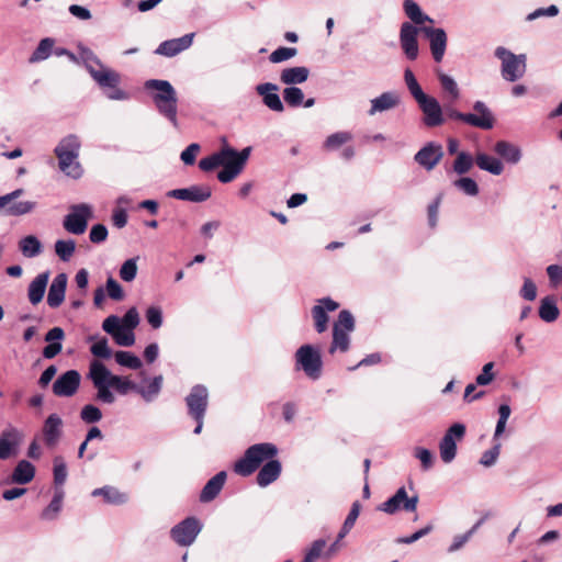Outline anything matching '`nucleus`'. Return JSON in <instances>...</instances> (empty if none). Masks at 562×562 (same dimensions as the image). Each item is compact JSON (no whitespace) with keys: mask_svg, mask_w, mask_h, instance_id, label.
Masks as SVG:
<instances>
[{"mask_svg":"<svg viewBox=\"0 0 562 562\" xmlns=\"http://www.w3.org/2000/svg\"><path fill=\"white\" fill-rule=\"evenodd\" d=\"M67 286V276L65 273L57 274L48 290L47 304L52 308H57L65 300V292Z\"/></svg>","mask_w":562,"mask_h":562,"instance_id":"obj_25","label":"nucleus"},{"mask_svg":"<svg viewBox=\"0 0 562 562\" xmlns=\"http://www.w3.org/2000/svg\"><path fill=\"white\" fill-rule=\"evenodd\" d=\"M483 519H480L467 533L456 536L452 544L449 548L450 552H454L463 547L465 542L470 539L472 533L481 526Z\"/></svg>","mask_w":562,"mask_h":562,"instance_id":"obj_60","label":"nucleus"},{"mask_svg":"<svg viewBox=\"0 0 562 562\" xmlns=\"http://www.w3.org/2000/svg\"><path fill=\"white\" fill-rule=\"evenodd\" d=\"M91 353L98 358L108 359L111 357V349L108 346L106 338H102L90 348Z\"/></svg>","mask_w":562,"mask_h":562,"instance_id":"obj_63","label":"nucleus"},{"mask_svg":"<svg viewBox=\"0 0 562 562\" xmlns=\"http://www.w3.org/2000/svg\"><path fill=\"white\" fill-rule=\"evenodd\" d=\"M418 496L414 495L412 497H408L405 487H401L392 497H390L386 502H384L381 505L380 509L391 515L395 514L400 509L413 513L416 512Z\"/></svg>","mask_w":562,"mask_h":562,"instance_id":"obj_12","label":"nucleus"},{"mask_svg":"<svg viewBox=\"0 0 562 562\" xmlns=\"http://www.w3.org/2000/svg\"><path fill=\"white\" fill-rule=\"evenodd\" d=\"M475 162L480 169L488 171L495 176L501 175L504 170V166L501 160L484 153L476 155Z\"/></svg>","mask_w":562,"mask_h":562,"instance_id":"obj_35","label":"nucleus"},{"mask_svg":"<svg viewBox=\"0 0 562 562\" xmlns=\"http://www.w3.org/2000/svg\"><path fill=\"white\" fill-rule=\"evenodd\" d=\"M295 361L310 379L317 380L321 376L323 361L319 351L313 346H301L295 352Z\"/></svg>","mask_w":562,"mask_h":562,"instance_id":"obj_8","label":"nucleus"},{"mask_svg":"<svg viewBox=\"0 0 562 562\" xmlns=\"http://www.w3.org/2000/svg\"><path fill=\"white\" fill-rule=\"evenodd\" d=\"M251 148L246 147L241 151H237L228 146L223 147V153H227L223 156V169L217 173V179L222 183H228L233 181L244 169Z\"/></svg>","mask_w":562,"mask_h":562,"instance_id":"obj_4","label":"nucleus"},{"mask_svg":"<svg viewBox=\"0 0 562 562\" xmlns=\"http://www.w3.org/2000/svg\"><path fill=\"white\" fill-rule=\"evenodd\" d=\"M279 87L271 82L258 85L256 91L262 97L263 104L274 112H283V103L278 95Z\"/></svg>","mask_w":562,"mask_h":562,"instance_id":"obj_23","label":"nucleus"},{"mask_svg":"<svg viewBox=\"0 0 562 562\" xmlns=\"http://www.w3.org/2000/svg\"><path fill=\"white\" fill-rule=\"evenodd\" d=\"M161 383L162 376L158 375L153 379L146 389H137V391L146 401H151L160 392Z\"/></svg>","mask_w":562,"mask_h":562,"instance_id":"obj_54","label":"nucleus"},{"mask_svg":"<svg viewBox=\"0 0 562 562\" xmlns=\"http://www.w3.org/2000/svg\"><path fill=\"white\" fill-rule=\"evenodd\" d=\"M19 249L24 257L33 258L42 252V244L34 235H29L19 241Z\"/></svg>","mask_w":562,"mask_h":562,"instance_id":"obj_41","label":"nucleus"},{"mask_svg":"<svg viewBox=\"0 0 562 562\" xmlns=\"http://www.w3.org/2000/svg\"><path fill=\"white\" fill-rule=\"evenodd\" d=\"M115 342L120 346L130 347L135 342V336L133 330L128 328H122L113 336Z\"/></svg>","mask_w":562,"mask_h":562,"instance_id":"obj_61","label":"nucleus"},{"mask_svg":"<svg viewBox=\"0 0 562 562\" xmlns=\"http://www.w3.org/2000/svg\"><path fill=\"white\" fill-rule=\"evenodd\" d=\"M35 476V467L26 460H21L14 468L10 482L24 485L30 483Z\"/></svg>","mask_w":562,"mask_h":562,"instance_id":"obj_30","label":"nucleus"},{"mask_svg":"<svg viewBox=\"0 0 562 562\" xmlns=\"http://www.w3.org/2000/svg\"><path fill=\"white\" fill-rule=\"evenodd\" d=\"M474 113H462L456 110H449L448 116L461 121L470 126L481 130H492L495 125V117L490 108L483 101H476L473 104Z\"/></svg>","mask_w":562,"mask_h":562,"instance_id":"obj_5","label":"nucleus"},{"mask_svg":"<svg viewBox=\"0 0 562 562\" xmlns=\"http://www.w3.org/2000/svg\"><path fill=\"white\" fill-rule=\"evenodd\" d=\"M465 435V426L460 423L448 428L439 443L440 457L443 462L449 463L456 458V440H461Z\"/></svg>","mask_w":562,"mask_h":562,"instance_id":"obj_10","label":"nucleus"},{"mask_svg":"<svg viewBox=\"0 0 562 562\" xmlns=\"http://www.w3.org/2000/svg\"><path fill=\"white\" fill-rule=\"evenodd\" d=\"M89 74L94 81L102 88L109 99L112 100H124L126 93L119 87L121 82V76L113 69L106 68L100 65L99 69L88 66Z\"/></svg>","mask_w":562,"mask_h":562,"instance_id":"obj_6","label":"nucleus"},{"mask_svg":"<svg viewBox=\"0 0 562 562\" xmlns=\"http://www.w3.org/2000/svg\"><path fill=\"white\" fill-rule=\"evenodd\" d=\"M494 150L497 155L512 164L518 162L521 156L519 148L506 140L497 142L495 144Z\"/></svg>","mask_w":562,"mask_h":562,"instance_id":"obj_37","label":"nucleus"},{"mask_svg":"<svg viewBox=\"0 0 562 562\" xmlns=\"http://www.w3.org/2000/svg\"><path fill=\"white\" fill-rule=\"evenodd\" d=\"M63 420L57 414H50L43 425V439L47 447L54 448L63 434Z\"/></svg>","mask_w":562,"mask_h":562,"instance_id":"obj_22","label":"nucleus"},{"mask_svg":"<svg viewBox=\"0 0 562 562\" xmlns=\"http://www.w3.org/2000/svg\"><path fill=\"white\" fill-rule=\"evenodd\" d=\"M168 195L178 200L190 202H204L212 195V190L209 186H191L183 189H175L168 192Z\"/></svg>","mask_w":562,"mask_h":562,"instance_id":"obj_21","label":"nucleus"},{"mask_svg":"<svg viewBox=\"0 0 562 562\" xmlns=\"http://www.w3.org/2000/svg\"><path fill=\"white\" fill-rule=\"evenodd\" d=\"M278 449L273 443H256L247 448L244 456L234 464V472L240 476L251 475L262 462L267 461L257 474V484L261 487L274 482L281 474V463L274 457Z\"/></svg>","mask_w":562,"mask_h":562,"instance_id":"obj_1","label":"nucleus"},{"mask_svg":"<svg viewBox=\"0 0 562 562\" xmlns=\"http://www.w3.org/2000/svg\"><path fill=\"white\" fill-rule=\"evenodd\" d=\"M439 81L441 85L442 90L450 95L451 101L458 100L460 95L459 88L456 83V81L448 75L440 74L439 75Z\"/></svg>","mask_w":562,"mask_h":562,"instance_id":"obj_51","label":"nucleus"},{"mask_svg":"<svg viewBox=\"0 0 562 562\" xmlns=\"http://www.w3.org/2000/svg\"><path fill=\"white\" fill-rule=\"evenodd\" d=\"M404 80H405V83H406L409 92L412 93V95L414 97V99L416 101L426 94L423 91L419 83L417 82L413 71L408 68L404 72Z\"/></svg>","mask_w":562,"mask_h":562,"instance_id":"obj_52","label":"nucleus"},{"mask_svg":"<svg viewBox=\"0 0 562 562\" xmlns=\"http://www.w3.org/2000/svg\"><path fill=\"white\" fill-rule=\"evenodd\" d=\"M106 292L108 295L114 301H122L124 299L122 286L112 277L106 280Z\"/></svg>","mask_w":562,"mask_h":562,"instance_id":"obj_62","label":"nucleus"},{"mask_svg":"<svg viewBox=\"0 0 562 562\" xmlns=\"http://www.w3.org/2000/svg\"><path fill=\"white\" fill-rule=\"evenodd\" d=\"M420 32L429 40L430 52L434 59L440 63L443 58L447 47V34L442 29H434L431 26H422Z\"/></svg>","mask_w":562,"mask_h":562,"instance_id":"obj_19","label":"nucleus"},{"mask_svg":"<svg viewBox=\"0 0 562 562\" xmlns=\"http://www.w3.org/2000/svg\"><path fill=\"white\" fill-rule=\"evenodd\" d=\"M353 139V136L350 132H336L334 134H330L326 137L325 142L323 143V149L325 151H334L338 148L345 146L349 142Z\"/></svg>","mask_w":562,"mask_h":562,"instance_id":"obj_36","label":"nucleus"},{"mask_svg":"<svg viewBox=\"0 0 562 562\" xmlns=\"http://www.w3.org/2000/svg\"><path fill=\"white\" fill-rule=\"evenodd\" d=\"M145 89L151 92L153 102L157 111L169 120L173 126L178 125V94L167 80L150 79L145 82Z\"/></svg>","mask_w":562,"mask_h":562,"instance_id":"obj_2","label":"nucleus"},{"mask_svg":"<svg viewBox=\"0 0 562 562\" xmlns=\"http://www.w3.org/2000/svg\"><path fill=\"white\" fill-rule=\"evenodd\" d=\"M63 499L64 491L60 487H57L49 505L42 512L41 518L44 520H54L61 509Z\"/></svg>","mask_w":562,"mask_h":562,"instance_id":"obj_40","label":"nucleus"},{"mask_svg":"<svg viewBox=\"0 0 562 562\" xmlns=\"http://www.w3.org/2000/svg\"><path fill=\"white\" fill-rule=\"evenodd\" d=\"M137 273L136 259H127L120 269V277L126 282H131L135 279Z\"/></svg>","mask_w":562,"mask_h":562,"instance_id":"obj_57","label":"nucleus"},{"mask_svg":"<svg viewBox=\"0 0 562 562\" xmlns=\"http://www.w3.org/2000/svg\"><path fill=\"white\" fill-rule=\"evenodd\" d=\"M92 217L91 206L85 203L71 206V212L64 218V228L71 234L81 235L86 232L88 222Z\"/></svg>","mask_w":562,"mask_h":562,"instance_id":"obj_9","label":"nucleus"},{"mask_svg":"<svg viewBox=\"0 0 562 562\" xmlns=\"http://www.w3.org/2000/svg\"><path fill=\"white\" fill-rule=\"evenodd\" d=\"M193 34L162 42L156 49V54L172 57L187 49L192 44Z\"/></svg>","mask_w":562,"mask_h":562,"instance_id":"obj_27","label":"nucleus"},{"mask_svg":"<svg viewBox=\"0 0 562 562\" xmlns=\"http://www.w3.org/2000/svg\"><path fill=\"white\" fill-rule=\"evenodd\" d=\"M188 413L193 419H204L209 404L207 390L203 385H194L186 397Z\"/></svg>","mask_w":562,"mask_h":562,"instance_id":"obj_11","label":"nucleus"},{"mask_svg":"<svg viewBox=\"0 0 562 562\" xmlns=\"http://www.w3.org/2000/svg\"><path fill=\"white\" fill-rule=\"evenodd\" d=\"M560 311L557 306L554 296H546L541 300L539 306V317L547 323H552L558 319Z\"/></svg>","mask_w":562,"mask_h":562,"instance_id":"obj_34","label":"nucleus"},{"mask_svg":"<svg viewBox=\"0 0 562 562\" xmlns=\"http://www.w3.org/2000/svg\"><path fill=\"white\" fill-rule=\"evenodd\" d=\"M65 338V331L61 327H53L45 335V341L48 342L43 349L45 359L55 358L63 349L61 340Z\"/></svg>","mask_w":562,"mask_h":562,"instance_id":"obj_26","label":"nucleus"},{"mask_svg":"<svg viewBox=\"0 0 562 562\" xmlns=\"http://www.w3.org/2000/svg\"><path fill=\"white\" fill-rule=\"evenodd\" d=\"M495 56L502 60L501 72L505 80L514 82L524 77L527 68L526 55H515L505 47H497Z\"/></svg>","mask_w":562,"mask_h":562,"instance_id":"obj_7","label":"nucleus"},{"mask_svg":"<svg viewBox=\"0 0 562 562\" xmlns=\"http://www.w3.org/2000/svg\"><path fill=\"white\" fill-rule=\"evenodd\" d=\"M334 326L342 328L345 331H352L355 329V318L349 311L342 310L340 311L338 319Z\"/></svg>","mask_w":562,"mask_h":562,"instance_id":"obj_58","label":"nucleus"},{"mask_svg":"<svg viewBox=\"0 0 562 562\" xmlns=\"http://www.w3.org/2000/svg\"><path fill=\"white\" fill-rule=\"evenodd\" d=\"M296 54L297 49L294 47H279L270 54L269 60L278 64L294 57Z\"/></svg>","mask_w":562,"mask_h":562,"instance_id":"obj_55","label":"nucleus"},{"mask_svg":"<svg viewBox=\"0 0 562 562\" xmlns=\"http://www.w3.org/2000/svg\"><path fill=\"white\" fill-rule=\"evenodd\" d=\"M114 374L106 369V367L100 361H92L90 364L89 376L92 380L94 386H99L100 384H109L110 378Z\"/></svg>","mask_w":562,"mask_h":562,"instance_id":"obj_39","label":"nucleus"},{"mask_svg":"<svg viewBox=\"0 0 562 562\" xmlns=\"http://www.w3.org/2000/svg\"><path fill=\"white\" fill-rule=\"evenodd\" d=\"M405 14L417 25H423L425 22L434 23V20L427 14L423 13L419 5L414 0H405L403 3Z\"/></svg>","mask_w":562,"mask_h":562,"instance_id":"obj_38","label":"nucleus"},{"mask_svg":"<svg viewBox=\"0 0 562 562\" xmlns=\"http://www.w3.org/2000/svg\"><path fill=\"white\" fill-rule=\"evenodd\" d=\"M114 357H115V361L120 366H123V367H126V368H130L133 370H137L142 367L140 359L130 351H123V350L116 351Z\"/></svg>","mask_w":562,"mask_h":562,"instance_id":"obj_45","label":"nucleus"},{"mask_svg":"<svg viewBox=\"0 0 562 562\" xmlns=\"http://www.w3.org/2000/svg\"><path fill=\"white\" fill-rule=\"evenodd\" d=\"M338 307L339 304L330 297H324L318 301L317 305L313 306L312 317L317 333H324L328 327L327 312H334Z\"/></svg>","mask_w":562,"mask_h":562,"instance_id":"obj_20","label":"nucleus"},{"mask_svg":"<svg viewBox=\"0 0 562 562\" xmlns=\"http://www.w3.org/2000/svg\"><path fill=\"white\" fill-rule=\"evenodd\" d=\"M201 530L199 520L188 517L171 529L172 539L180 546H190Z\"/></svg>","mask_w":562,"mask_h":562,"instance_id":"obj_14","label":"nucleus"},{"mask_svg":"<svg viewBox=\"0 0 562 562\" xmlns=\"http://www.w3.org/2000/svg\"><path fill=\"white\" fill-rule=\"evenodd\" d=\"M80 418L87 424H93L102 418V413L97 406L88 404L82 407Z\"/></svg>","mask_w":562,"mask_h":562,"instance_id":"obj_56","label":"nucleus"},{"mask_svg":"<svg viewBox=\"0 0 562 562\" xmlns=\"http://www.w3.org/2000/svg\"><path fill=\"white\" fill-rule=\"evenodd\" d=\"M398 102L400 100L396 93L384 92L380 97L371 101V109L369 111V114L373 115L376 112H383L393 109L398 104Z\"/></svg>","mask_w":562,"mask_h":562,"instance_id":"obj_33","label":"nucleus"},{"mask_svg":"<svg viewBox=\"0 0 562 562\" xmlns=\"http://www.w3.org/2000/svg\"><path fill=\"white\" fill-rule=\"evenodd\" d=\"M420 29L409 22H404L400 30V44L403 53L409 60H415L418 57V32Z\"/></svg>","mask_w":562,"mask_h":562,"instance_id":"obj_16","label":"nucleus"},{"mask_svg":"<svg viewBox=\"0 0 562 562\" xmlns=\"http://www.w3.org/2000/svg\"><path fill=\"white\" fill-rule=\"evenodd\" d=\"M21 441V435L15 428H9L2 431L0 436V459L7 460L12 454Z\"/></svg>","mask_w":562,"mask_h":562,"instance_id":"obj_28","label":"nucleus"},{"mask_svg":"<svg viewBox=\"0 0 562 562\" xmlns=\"http://www.w3.org/2000/svg\"><path fill=\"white\" fill-rule=\"evenodd\" d=\"M23 192V189H16L11 193L0 196V210H4V213L10 216H21L32 212L36 205L35 202H14Z\"/></svg>","mask_w":562,"mask_h":562,"instance_id":"obj_13","label":"nucleus"},{"mask_svg":"<svg viewBox=\"0 0 562 562\" xmlns=\"http://www.w3.org/2000/svg\"><path fill=\"white\" fill-rule=\"evenodd\" d=\"M226 153H223V148H222L220 151L214 153L205 158H202L199 161L200 169L205 172H209V171H212L215 168L220 167L221 164H223V156Z\"/></svg>","mask_w":562,"mask_h":562,"instance_id":"obj_47","label":"nucleus"},{"mask_svg":"<svg viewBox=\"0 0 562 562\" xmlns=\"http://www.w3.org/2000/svg\"><path fill=\"white\" fill-rule=\"evenodd\" d=\"M48 279H49V272L46 271V272L40 273L30 283L29 291H27V296H29L30 302L33 305H36L40 302H42V300L44 297V294H45V290H46V286H47Z\"/></svg>","mask_w":562,"mask_h":562,"instance_id":"obj_29","label":"nucleus"},{"mask_svg":"<svg viewBox=\"0 0 562 562\" xmlns=\"http://www.w3.org/2000/svg\"><path fill=\"white\" fill-rule=\"evenodd\" d=\"M109 384L111 385V387H113L117 393H120L122 395L127 394L128 391H131V390L138 389L136 386V384L133 383L132 381H130L127 378H122L119 375L111 376Z\"/></svg>","mask_w":562,"mask_h":562,"instance_id":"obj_46","label":"nucleus"},{"mask_svg":"<svg viewBox=\"0 0 562 562\" xmlns=\"http://www.w3.org/2000/svg\"><path fill=\"white\" fill-rule=\"evenodd\" d=\"M81 375L77 370H68L53 383V393L59 397L74 396L80 386Z\"/></svg>","mask_w":562,"mask_h":562,"instance_id":"obj_15","label":"nucleus"},{"mask_svg":"<svg viewBox=\"0 0 562 562\" xmlns=\"http://www.w3.org/2000/svg\"><path fill=\"white\" fill-rule=\"evenodd\" d=\"M80 148L78 136L68 135L54 149L60 171L72 179H79L83 175V168L79 162Z\"/></svg>","mask_w":562,"mask_h":562,"instance_id":"obj_3","label":"nucleus"},{"mask_svg":"<svg viewBox=\"0 0 562 562\" xmlns=\"http://www.w3.org/2000/svg\"><path fill=\"white\" fill-rule=\"evenodd\" d=\"M310 70L306 67H291L281 71L280 80L284 85H297L307 80Z\"/></svg>","mask_w":562,"mask_h":562,"instance_id":"obj_32","label":"nucleus"},{"mask_svg":"<svg viewBox=\"0 0 562 562\" xmlns=\"http://www.w3.org/2000/svg\"><path fill=\"white\" fill-rule=\"evenodd\" d=\"M108 237V228L103 224H95L91 227L89 238L93 244H100Z\"/></svg>","mask_w":562,"mask_h":562,"instance_id":"obj_64","label":"nucleus"},{"mask_svg":"<svg viewBox=\"0 0 562 562\" xmlns=\"http://www.w3.org/2000/svg\"><path fill=\"white\" fill-rule=\"evenodd\" d=\"M76 243L74 240L59 239L55 243V252L63 261H68L74 255Z\"/></svg>","mask_w":562,"mask_h":562,"instance_id":"obj_49","label":"nucleus"},{"mask_svg":"<svg viewBox=\"0 0 562 562\" xmlns=\"http://www.w3.org/2000/svg\"><path fill=\"white\" fill-rule=\"evenodd\" d=\"M454 187L464 192L467 195L474 196L479 193L477 183L468 177H462L453 182Z\"/></svg>","mask_w":562,"mask_h":562,"instance_id":"obj_53","label":"nucleus"},{"mask_svg":"<svg viewBox=\"0 0 562 562\" xmlns=\"http://www.w3.org/2000/svg\"><path fill=\"white\" fill-rule=\"evenodd\" d=\"M349 335L342 328L333 327V341L329 347V353H334L337 349L341 352H346L349 349Z\"/></svg>","mask_w":562,"mask_h":562,"instance_id":"obj_42","label":"nucleus"},{"mask_svg":"<svg viewBox=\"0 0 562 562\" xmlns=\"http://www.w3.org/2000/svg\"><path fill=\"white\" fill-rule=\"evenodd\" d=\"M416 102L425 115L424 123L426 126L435 127L443 123L441 106L434 97L425 94Z\"/></svg>","mask_w":562,"mask_h":562,"instance_id":"obj_18","label":"nucleus"},{"mask_svg":"<svg viewBox=\"0 0 562 562\" xmlns=\"http://www.w3.org/2000/svg\"><path fill=\"white\" fill-rule=\"evenodd\" d=\"M443 149L440 144L430 142L420 148L414 159L415 161L427 171L432 170L442 159Z\"/></svg>","mask_w":562,"mask_h":562,"instance_id":"obj_17","label":"nucleus"},{"mask_svg":"<svg viewBox=\"0 0 562 562\" xmlns=\"http://www.w3.org/2000/svg\"><path fill=\"white\" fill-rule=\"evenodd\" d=\"M54 40L46 37L43 38L40 44L37 45L36 49L33 52V54L30 57V63H37L41 60L46 59L54 47Z\"/></svg>","mask_w":562,"mask_h":562,"instance_id":"obj_43","label":"nucleus"},{"mask_svg":"<svg viewBox=\"0 0 562 562\" xmlns=\"http://www.w3.org/2000/svg\"><path fill=\"white\" fill-rule=\"evenodd\" d=\"M326 547V541L323 539L315 540L310 550L306 552L304 562H315L322 554Z\"/></svg>","mask_w":562,"mask_h":562,"instance_id":"obj_59","label":"nucleus"},{"mask_svg":"<svg viewBox=\"0 0 562 562\" xmlns=\"http://www.w3.org/2000/svg\"><path fill=\"white\" fill-rule=\"evenodd\" d=\"M283 99L289 106L297 108L303 103L304 93L297 87H289L283 90Z\"/></svg>","mask_w":562,"mask_h":562,"instance_id":"obj_48","label":"nucleus"},{"mask_svg":"<svg viewBox=\"0 0 562 562\" xmlns=\"http://www.w3.org/2000/svg\"><path fill=\"white\" fill-rule=\"evenodd\" d=\"M473 164V157L469 153L460 151L453 161V171L458 175H465L472 169Z\"/></svg>","mask_w":562,"mask_h":562,"instance_id":"obj_44","label":"nucleus"},{"mask_svg":"<svg viewBox=\"0 0 562 562\" xmlns=\"http://www.w3.org/2000/svg\"><path fill=\"white\" fill-rule=\"evenodd\" d=\"M67 479V465L64 458L57 456L54 458V483L56 486H61Z\"/></svg>","mask_w":562,"mask_h":562,"instance_id":"obj_50","label":"nucleus"},{"mask_svg":"<svg viewBox=\"0 0 562 562\" xmlns=\"http://www.w3.org/2000/svg\"><path fill=\"white\" fill-rule=\"evenodd\" d=\"M227 474L225 471H220L212 479H210L200 493V502L209 503L215 499L224 487Z\"/></svg>","mask_w":562,"mask_h":562,"instance_id":"obj_24","label":"nucleus"},{"mask_svg":"<svg viewBox=\"0 0 562 562\" xmlns=\"http://www.w3.org/2000/svg\"><path fill=\"white\" fill-rule=\"evenodd\" d=\"M92 496H102L106 504L122 505L127 502L128 495L119 488L110 485L99 487L92 491Z\"/></svg>","mask_w":562,"mask_h":562,"instance_id":"obj_31","label":"nucleus"}]
</instances>
